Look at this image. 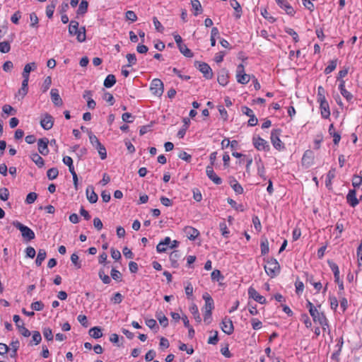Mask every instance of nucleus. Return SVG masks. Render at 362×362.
Returning a JSON list of instances; mask_svg holds the SVG:
<instances>
[{
    "instance_id": "f257e3e1",
    "label": "nucleus",
    "mask_w": 362,
    "mask_h": 362,
    "mask_svg": "<svg viewBox=\"0 0 362 362\" xmlns=\"http://www.w3.org/2000/svg\"><path fill=\"white\" fill-rule=\"evenodd\" d=\"M79 24L76 21H71L69 25V33L71 35H76L79 42L86 40V29L84 27H78Z\"/></svg>"
},
{
    "instance_id": "f03ea898",
    "label": "nucleus",
    "mask_w": 362,
    "mask_h": 362,
    "mask_svg": "<svg viewBox=\"0 0 362 362\" xmlns=\"http://www.w3.org/2000/svg\"><path fill=\"white\" fill-rule=\"evenodd\" d=\"M264 270L271 278L276 276L280 272V265L276 259L267 260L264 265Z\"/></svg>"
},
{
    "instance_id": "7ed1b4c3",
    "label": "nucleus",
    "mask_w": 362,
    "mask_h": 362,
    "mask_svg": "<svg viewBox=\"0 0 362 362\" xmlns=\"http://www.w3.org/2000/svg\"><path fill=\"white\" fill-rule=\"evenodd\" d=\"M89 140L92 146L98 150L102 160L107 157V151L105 146L100 142L97 136L92 133L89 134Z\"/></svg>"
},
{
    "instance_id": "20e7f679",
    "label": "nucleus",
    "mask_w": 362,
    "mask_h": 362,
    "mask_svg": "<svg viewBox=\"0 0 362 362\" xmlns=\"http://www.w3.org/2000/svg\"><path fill=\"white\" fill-rule=\"evenodd\" d=\"M13 225L18 229L22 234V236L28 240H31L35 238L34 232L28 226L23 225L18 221H13Z\"/></svg>"
},
{
    "instance_id": "39448f33",
    "label": "nucleus",
    "mask_w": 362,
    "mask_h": 362,
    "mask_svg": "<svg viewBox=\"0 0 362 362\" xmlns=\"http://www.w3.org/2000/svg\"><path fill=\"white\" fill-rule=\"evenodd\" d=\"M235 77L237 82L240 84H247L251 78L250 75L245 73V66L243 64L237 66Z\"/></svg>"
},
{
    "instance_id": "423d86ee",
    "label": "nucleus",
    "mask_w": 362,
    "mask_h": 362,
    "mask_svg": "<svg viewBox=\"0 0 362 362\" xmlns=\"http://www.w3.org/2000/svg\"><path fill=\"white\" fill-rule=\"evenodd\" d=\"M312 316L313 321L315 322H318L322 328L325 330L326 327H328V321L325 317V315L322 313H320L318 310L316 308L313 313H310Z\"/></svg>"
},
{
    "instance_id": "0eeeda50",
    "label": "nucleus",
    "mask_w": 362,
    "mask_h": 362,
    "mask_svg": "<svg viewBox=\"0 0 362 362\" xmlns=\"http://www.w3.org/2000/svg\"><path fill=\"white\" fill-rule=\"evenodd\" d=\"M150 89L153 95L160 96L163 93V83L161 80L155 78L151 81Z\"/></svg>"
},
{
    "instance_id": "6e6552de",
    "label": "nucleus",
    "mask_w": 362,
    "mask_h": 362,
    "mask_svg": "<svg viewBox=\"0 0 362 362\" xmlns=\"http://www.w3.org/2000/svg\"><path fill=\"white\" fill-rule=\"evenodd\" d=\"M281 134L280 129H274L271 134V141L274 147L278 150L284 148V144L279 139Z\"/></svg>"
},
{
    "instance_id": "1a4fd4ad",
    "label": "nucleus",
    "mask_w": 362,
    "mask_h": 362,
    "mask_svg": "<svg viewBox=\"0 0 362 362\" xmlns=\"http://www.w3.org/2000/svg\"><path fill=\"white\" fill-rule=\"evenodd\" d=\"M252 143L255 147L259 151H268L269 149L267 141L259 136H254Z\"/></svg>"
},
{
    "instance_id": "9d476101",
    "label": "nucleus",
    "mask_w": 362,
    "mask_h": 362,
    "mask_svg": "<svg viewBox=\"0 0 362 362\" xmlns=\"http://www.w3.org/2000/svg\"><path fill=\"white\" fill-rule=\"evenodd\" d=\"M221 329L224 333L228 335L233 332L234 327L230 318L226 317L223 319L221 323Z\"/></svg>"
},
{
    "instance_id": "9b49d317",
    "label": "nucleus",
    "mask_w": 362,
    "mask_h": 362,
    "mask_svg": "<svg viewBox=\"0 0 362 362\" xmlns=\"http://www.w3.org/2000/svg\"><path fill=\"white\" fill-rule=\"evenodd\" d=\"M206 173L208 177L213 181L216 185H221L222 183V180L219 177L214 171L213 167L211 165H208L206 168Z\"/></svg>"
},
{
    "instance_id": "f8f14e48",
    "label": "nucleus",
    "mask_w": 362,
    "mask_h": 362,
    "mask_svg": "<svg viewBox=\"0 0 362 362\" xmlns=\"http://www.w3.org/2000/svg\"><path fill=\"white\" fill-rule=\"evenodd\" d=\"M49 140L47 138H42L38 140L37 146L40 153L46 156L49 153L48 149Z\"/></svg>"
},
{
    "instance_id": "ddd939ff",
    "label": "nucleus",
    "mask_w": 362,
    "mask_h": 362,
    "mask_svg": "<svg viewBox=\"0 0 362 362\" xmlns=\"http://www.w3.org/2000/svg\"><path fill=\"white\" fill-rule=\"evenodd\" d=\"M248 295L250 298H253L255 301L260 304H264L266 299L264 296H261L254 288L250 287L248 289Z\"/></svg>"
},
{
    "instance_id": "4468645a",
    "label": "nucleus",
    "mask_w": 362,
    "mask_h": 362,
    "mask_svg": "<svg viewBox=\"0 0 362 362\" xmlns=\"http://www.w3.org/2000/svg\"><path fill=\"white\" fill-rule=\"evenodd\" d=\"M199 70L204 74L206 78H211L213 73L211 67L205 62H199Z\"/></svg>"
},
{
    "instance_id": "2eb2a0df",
    "label": "nucleus",
    "mask_w": 362,
    "mask_h": 362,
    "mask_svg": "<svg viewBox=\"0 0 362 362\" xmlns=\"http://www.w3.org/2000/svg\"><path fill=\"white\" fill-rule=\"evenodd\" d=\"M313 152L310 150L305 151L302 158L303 165L306 167L310 166L313 163Z\"/></svg>"
},
{
    "instance_id": "dca6fc26",
    "label": "nucleus",
    "mask_w": 362,
    "mask_h": 362,
    "mask_svg": "<svg viewBox=\"0 0 362 362\" xmlns=\"http://www.w3.org/2000/svg\"><path fill=\"white\" fill-rule=\"evenodd\" d=\"M53 117L48 114H46L40 121L42 127L45 130L50 129L53 127Z\"/></svg>"
},
{
    "instance_id": "f3484780",
    "label": "nucleus",
    "mask_w": 362,
    "mask_h": 362,
    "mask_svg": "<svg viewBox=\"0 0 362 362\" xmlns=\"http://www.w3.org/2000/svg\"><path fill=\"white\" fill-rule=\"evenodd\" d=\"M171 243V239L165 237L163 240L160 241L156 246V250L158 253L166 252Z\"/></svg>"
},
{
    "instance_id": "a211bd4d",
    "label": "nucleus",
    "mask_w": 362,
    "mask_h": 362,
    "mask_svg": "<svg viewBox=\"0 0 362 362\" xmlns=\"http://www.w3.org/2000/svg\"><path fill=\"white\" fill-rule=\"evenodd\" d=\"M276 4L284 9L287 14L293 16L295 13L293 8L286 0H275Z\"/></svg>"
},
{
    "instance_id": "6ab92c4d",
    "label": "nucleus",
    "mask_w": 362,
    "mask_h": 362,
    "mask_svg": "<svg viewBox=\"0 0 362 362\" xmlns=\"http://www.w3.org/2000/svg\"><path fill=\"white\" fill-rule=\"evenodd\" d=\"M184 232L187 238L192 240H194L199 235L198 230L191 226H186L184 228Z\"/></svg>"
},
{
    "instance_id": "aec40b11",
    "label": "nucleus",
    "mask_w": 362,
    "mask_h": 362,
    "mask_svg": "<svg viewBox=\"0 0 362 362\" xmlns=\"http://www.w3.org/2000/svg\"><path fill=\"white\" fill-rule=\"evenodd\" d=\"M203 298L205 300L204 311L211 313L214 309V300L209 293H204Z\"/></svg>"
},
{
    "instance_id": "412c9836",
    "label": "nucleus",
    "mask_w": 362,
    "mask_h": 362,
    "mask_svg": "<svg viewBox=\"0 0 362 362\" xmlns=\"http://www.w3.org/2000/svg\"><path fill=\"white\" fill-rule=\"evenodd\" d=\"M51 99L53 103L57 106H61L63 104L62 100L59 94L58 90L52 88L50 91Z\"/></svg>"
},
{
    "instance_id": "4be33fe9",
    "label": "nucleus",
    "mask_w": 362,
    "mask_h": 362,
    "mask_svg": "<svg viewBox=\"0 0 362 362\" xmlns=\"http://www.w3.org/2000/svg\"><path fill=\"white\" fill-rule=\"evenodd\" d=\"M86 197L89 202L94 204L98 201V194L94 192V189L92 186H89L86 189Z\"/></svg>"
},
{
    "instance_id": "5701e85b",
    "label": "nucleus",
    "mask_w": 362,
    "mask_h": 362,
    "mask_svg": "<svg viewBox=\"0 0 362 362\" xmlns=\"http://www.w3.org/2000/svg\"><path fill=\"white\" fill-rule=\"evenodd\" d=\"M346 200L348 203L353 207L356 206L358 204V201L356 198V193L354 189L349 190L346 196Z\"/></svg>"
},
{
    "instance_id": "b1692460",
    "label": "nucleus",
    "mask_w": 362,
    "mask_h": 362,
    "mask_svg": "<svg viewBox=\"0 0 362 362\" xmlns=\"http://www.w3.org/2000/svg\"><path fill=\"white\" fill-rule=\"evenodd\" d=\"M230 6L235 10V16L240 18L242 14V8L236 0H230Z\"/></svg>"
},
{
    "instance_id": "393cba45",
    "label": "nucleus",
    "mask_w": 362,
    "mask_h": 362,
    "mask_svg": "<svg viewBox=\"0 0 362 362\" xmlns=\"http://www.w3.org/2000/svg\"><path fill=\"white\" fill-rule=\"evenodd\" d=\"M321 115L323 118L327 119L330 116V110L329 103H323L320 105Z\"/></svg>"
},
{
    "instance_id": "a878e982",
    "label": "nucleus",
    "mask_w": 362,
    "mask_h": 362,
    "mask_svg": "<svg viewBox=\"0 0 362 362\" xmlns=\"http://www.w3.org/2000/svg\"><path fill=\"white\" fill-rule=\"evenodd\" d=\"M156 317L161 326H163V327H166L168 326V320L165 316L162 311H157L156 313Z\"/></svg>"
},
{
    "instance_id": "bb28decb",
    "label": "nucleus",
    "mask_w": 362,
    "mask_h": 362,
    "mask_svg": "<svg viewBox=\"0 0 362 362\" xmlns=\"http://www.w3.org/2000/svg\"><path fill=\"white\" fill-rule=\"evenodd\" d=\"M228 77L227 71L226 70H223L218 76V82L223 86H226L228 83Z\"/></svg>"
},
{
    "instance_id": "cd10ccee",
    "label": "nucleus",
    "mask_w": 362,
    "mask_h": 362,
    "mask_svg": "<svg viewBox=\"0 0 362 362\" xmlns=\"http://www.w3.org/2000/svg\"><path fill=\"white\" fill-rule=\"evenodd\" d=\"M47 256L46 251L44 249H40L35 259V264L37 266H40L42 262L45 259Z\"/></svg>"
},
{
    "instance_id": "c85d7f7f",
    "label": "nucleus",
    "mask_w": 362,
    "mask_h": 362,
    "mask_svg": "<svg viewBox=\"0 0 362 362\" xmlns=\"http://www.w3.org/2000/svg\"><path fill=\"white\" fill-rule=\"evenodd\" d=\"M30 158L40 168L42 167L45 164L43 158L37 153H32Z\"/></svg>"
},
{
    "instance_id": "c756f323",
    "label": "nucleus",
    "mask_w": 362,
    "mask_h": 362,
    "mask_svg": "<svg viewBox=\"0 0 362 362\" xmlns=\"http://www.w3.org/2000/svg\"><path fill=\"white\" fill-rule=\"evenodd\" d=\"M116 83V78L113 74H109L104 81V86L106 88L112 87Z\"/></svg>"
},
{
    "instance_id": "7c9ffc66",
    "label": "nucleus",
    "mask_w": 362,
    "mask_h": 362,
    "mask_svg": "<svg viewBox=\"0 0 362 362\" xmlns=\"http://www.w3.org/2000/svg\"><path fill=\"white\" fill-rule=\"evenodd\" d=\"M89 334L94 339L100 338L103 336L102 330L98 327H94L89 330Z\"/></svg>"
},
{
    "instance_id": "2f4dec72",
    "label": "nucleus",
    "mask_w": 362,
    "mask_h": 362,
    "mask_svg": "<svg viewBox=\"0 0 362 362\" xmlns=\"http://www.w3.org/2000/svg\"><path fill=\"white\" fill-rule=\"evenodd\" d=\"M191 4L193 9L195 11V16L202 12V7L199 0H191Z\"/></svg>"
},
{
    "instance_id": "473e14b6",
    "label": "nucleus",
    "mask_w": 362,
    "mask_h": 362,
    "mask_svg": "<svg viewBox=\"0 0 362 362\" xmlns=\"http://www.w3.org/2000/svg\"><path fill=\"white\" fill-rule=\"evenodd\" d=\"M260 248H261V254L264 255L267 254L269 251V241L267 238L262 239L261 244H260Z\"/></svg>"
},
{
    "instance_id": "72a5a7b5",
    "label": "nucleus",
    "mask_w": 362,
    "mask_h": 362,
    "mask_svg": "<svg viewBox=\"0 0 362 362\" xmlns=\"http://www.w3.org/2000/svg\"><path fill=\"white\" fill-rule=\"evenodd\" d=\"M180 52L185 57H192L193 56V54L192 51L187 48V45L185 44H182L178 47Z\"/></svg>"
},
{
    "instance_id": "f704fd0d",
    "label": "nucleus",
    "mask_w": 362,
    "mask_h": 362,
    "mask_svg": "<svg viewBox=\"0 0 362 362\" xmlns=\"http://www.w3.org/2000/svg\"><path fill=\"white\" fill-rule=\"evenodd\" d=\"M337 66V59H333L329 62L328 66L325 69V74H329L332 72Z\"/></svg>"
},
{
    "instance_id": "c9c22d12",
    "label": "nucleus",
    "mask_w": 362,
    "mask_h": 362,
    "mask_svg": "<svg viewBox=\"0 0 362 362\" xmlns=\"http://www.w3.org/2000/svg\"><path fill=\"white\" fill-rule=\"evenodd\" d=\"M59 171L58 169L56 168H52L49 169L47 172V176L49 180H52L57 178L58 176Z\"/></svg>"
},
{
    "instance_id": "e433bc0d",
    "label": "nucleus",
    "mask_w": 362,
    "mask_h": 362,
    "mask_svg": "<svg viewBox=\"0 0 362 362\" xmlns=\"http://www.w3.org/2000/svg\"><path fill=\"white\" fill-rule=\"evenodd\" d=\"M190 312L193 315L194 318L198 322H201V317L199 313L198 308L196 305H193L190 307Z\"/></svg>"
},
{
    "instance_id": "4c0bfd02",
    "label": "nucleus",
    "mask_w": 362,
    "mask_h": 362,
    "mask_svg": "<svg viewBox=\"0 0 362 362\" xmlns=\"http://www.w3.org/2000/svg\"><path fill=\"white\" fill-rule=\"evenodd\" d=\"M230 186L237 194H241L243 192V188L236 180L230 182Z\"/></svg>"
},
{
    "instance_id": "58836bf2",
    "label": "nucleus",
    "mask_w": 362,
    "mask_h": 362,
    "mask_svg": "<svg viewBox=\"0 0 362 362\" xmlns=\"http://www.w3.org/2000/svg\"><path fill=\"white\" fill-rule=\"evenodd\" d=\"M219 229L221 232V234L223 237L228 238L230 233L227 225L225 221H222L219 223Z\"/></svg>"
},
{
    "instance_id": "ea45409f",
    "label": "nucleus",
    "mask_w": 362,
    "mask_h": 362,
    "mask_svg": "<svg viewBox=\"0 0 362 362\" xmlns=\"http://www.w3.org/2000/svg\"><path fill=\"white\" fill-rule=\"evenodd\" d=\"M52 84V78L50 76H47L45 78V79L43 81V83L41 87V90L43 93H45L47 91V90L49 88L50 86Z\"/></svg>"
},
{
    "instance_id": "a19ab883",
    "label": "nucleus",
    "mask_w": 362,
    "mask_h": 362,
    "mask_svg": "<svg viewBox=\"0 0 362 362\" xmlns=\"http://www.w3.org/2000/svg\"><path fill=\"white\" fill-rule=\"evenodd\" d=\"M88 4L86 1H82L78 8V14H84L88 10Z\"/></svg>"
},
{
    "instance_id": "79ce46f5",
    "label": "nucleus",
    "mask_w": 362,
    "mask_h": 362,
    "mask_svg": "<svg viewBox=\"0 0 362 362\" xmlns=\"http://www.w3.org/2000/svg\"><path fill=\"white\" fill-rule=\"evenodd\" d=\"M285 32L287 34H288L291 36H292L293 40H294L295 42H298L299 41L298 35L297 34V33L293 29L290 28H285Z\"/></svg>"
},
{
    "instance_id": "37998d69",
    "label": "nucleus",
    "mask_w": 362,
    "mask_h": 362,
    "mask_svg": "<svg viewBox=\"0 0 362 362\" xmlns=\"http://www.w3.org/2000/svg\"><path fill=\"white\" fill-rule=\"evenodd\" d=\"M335 173L334 170H329L326 177L325 185L327 187H329L332 185V180L334 177Z\"/></svg>"
},
{
    "instance_id": "c03bdc74",
    "label": "nucleus",
    "mask_w": 362,
    "mask_h": 362,
    "mask_svg": "<svg viewBox=\"0 0 362 362\" xmlns=\"http://www.w3.org/2000/svg\"><path fill=\"white\" fill-rule=\"evenodd\" d=\"M43 335L46 339L48 341H52L53 339V334L52 331L49 327H45L42 330Z\"/></svg>"
},
{
    "instance_id": "a18cd8bd",
    "label": "nucleus",
    "mask_w": 362,
    "mask_h": 362,
    "mask_svg": "<svg viewBox=\"0 0 362 362\" xmlns=\"http://www.w3.org/2000/svg\"><path fill=\"white\" fill-rule=\"evenodd\" d=\"M10 44L7 41L0 42V52L8 53L10 51Z\"/></svg>"
},
{
    "instance_id": "49530a36",
    "label": "nucleus",
    "mask_w": 362,
    "mask_h": 362,
    "mask_svg": "<svg viewBox=\"0 0 362 362\" xmlns=\"http://www.w3.org/2000/svg\"><path fill=\"white\" fill-rule=\"evenodd\" d=\"M28 92V88L21 87L16 94V98L21 100L27 95Z\"/></svg>"
},
{
    "instance_id": "de8ad7c7",
    "label": "nucleus",
    "mask_w": 362,
    "mask_h": 362,
    "mask_svg": "<svg viewBox=\"0 0 362 362\" xmlns=\"http://www.w3.org/2000/svg\"><path fill=\"white\" fill-rule=\"evenodd\" d=\"M71 261L77 269H80L81 267V263L79 261V257L76 254L74 253L71 255Z\"/></svg>"
},
{
    "instance_id": "09e8293b",
    "label": "nucleus",
    "mask_w": 362,
    "mask_h": 362,
    "mask_svg": "<svg viewBox=\"0 0 362 362\" xmlns=\"http://www.w3.org/2000/svg\"><path fill=\"white\" fill-rule=\"evenodd\" d=\"M100 279L103 281V282L105 284L110 283V278L108 275L105 274L103 270H100L98 273Z\"/></svg>"
},
{
    "instance_id": "8fccbe9b",
    "label": "nucleus",
    "mask_w": 362,
    "mask_h": 362,
    "mask_svg": "<svg viewBox=\"0 0 362 362\" xmlns=\"http://www.w3.org/2000/svg\"><path fill=\"white\" fill-rule=\"evenodd\" d=\"M45 305L42 301H35L31 304V308L36 311H41L43 310Z\"/></svg>"
},
{
    "instance_id": "3c124183",
    "label": "nucleus",
    "mask_w": 362,
    "mask_h": 362,
    "mask_svg": "<svg viewBox=\"0 0 362 362\" xmlns=\"http://www.w3.org/2000/svg\"><path fill=\"white\" fill-rule=\"evenodd\" d=\"M251 325H252V328L255 330L260 329L262 327V322L257 318L251 319Z\"/></svg>"
},
{
    "instance_id": "603ef678",
    "label": "nucleus",
    "mask_w": 362,
    "mask_h": 362,
    "mask_svg": "<svg viewBox=\"0 0 362 362\" xmlns=\"http://www.w3.org/2000/svg\"><path fill=\"white\" fill-rule=\"evenodd\" d=\"M9 192L6 187L0 188V199L2 201H6L8 199Z\"/></svg>"
},
{
    "instance_id": "864d4df0",
    "label": "nucleus",
    "mask_w": 362,
    "mask_h": 362,
    "mask_svg": "<svg viewBox=\"0 0 362 362\" xmlns=\"http://www.w3.org/2000/svg\"><path fill=\"white\" fill-rule=\"evenodd\" d=\"M123 300V296L120 293H116L111 298V301L114 304H119Z\"/></svg>"
},
{
    "instance_id": "5fc2aeb1",
    "label": "nucleus",
    "mask_w": 362,
    "mask_h": 362,
    "mask_svg": "<svg viewBox=\"0 0 362 362\" xmlns=\"http://www.w3.org/2000/svg\"><path fill=\"white\" fill-rule=\"evenodd\" d=\"M126 57L128 61L127 66H132L136 64V58L135 54H127Z\"/></svg>"
},
{
    "instance_id": "6e6d98bb",
    "label": "nucleus",
    "mask_w": 362,
    "mask_h": 362,
    "mask_svg": "<svg viewBox=\"0 0 362 362\" xmlns=\"http://www.w3.org/2000/svg\"><path fill=\"white\" fill-rule=\"evenodd\" d=\"M261 14L264 18L267 19L270 23H274L275 21V18L269 14V13L267 11L266 8H263L261 10Z\"/></svg>"
},
{
    "instance_id": "4d7b16f0",
    "label": "nucleus",
    "mask_w": 362,
    "mask_h": 362,
    "mask_svg": "<svg viewBox=\"0 0 362 362\" xmlns=\"http://www.w3.org/2000/svg\"><path fill=\"white\" fill-rule=\"evenodd\" d=\"M37 69V65L35 62L28 63L25 65L23 71L30 74V71H34Z\"/></svg>"
},
{
    "instance_id": "13d9d810",
    "label": "nucleus",
    "mask_w": 362,
    "mask_h": 362,
    "mask_svg": "<svg viewBox=\"0 0 362 362\" xmlns=\"http://www.w3.org/2000/svg\"><path fill=\"white\" fill-rule=\"evenodd\" d=\"M153 23L155 28L157 31H158L160 33L163 32L164 28L156 17L153 18Z\"/></svg>"
},
{
    "instance_id": "bf43d9fd",
    "label": "nucleus",
    "mask_w": 362,
    "mask_h": 362,
    "mask_svg": "<svg viewBox=\"0 0 362 362\" xmlns=\"http://www.w3.org/2000/svg\"><path fill=\"white\" fill-rule=\"evenodd\" d=\"M362 183V177L359 175H354L352 178V185L354 187H359Z\"/></svg>"
},
{
    "instance_id": "052dcab7",
    "label": "nucleus",
    "mask_w": 362,
    "mask_h": 362,
    "mask_svg": "<svg viewBox=\"0 0 362 362\" xmlns=\"http://www.w3.org/2000/svg\"><path fill=\"white\" fill-rule=\"evenodd\" d=\"M328 264H329V266L331 270L334 273V276H338L339 274V267L337 266V264L336 263H334L333 262H330V261L328 262Z\"/></svg>"
},
{
    "instance_id": "680f3d73",
    "label": "nucleus",
    "mask_w": 362,
    "mask_h": 362,
    "mask_svg": "<svg viewBox=\"0 0 362 362\" xmlns=\"http://www.w3.org/2000/svg\"><path fill=\"white\" fill-rule=\"evenodd\" d=\"M37 197V195L35 192H30L27 197L25 202L27 204H32L33 203Z\"/></svg>"
},
{
    "instance_id": "e2e57ef3",
    "label": "nucleus",
    "mask_w": 362,
    "mask_h": 362,
    "mask_svg": "<svg viewBox=\"0 0 362 362\" xmlns=\"http://www.w3.org/2000/svg\"><path fill=\"white\" fill-rule=\"evenodd\" d=\"M211 276L213 281H219L221 279H223L221 272L218 269L214 270L211 274Z\"/></svg>"
},
{
    "instance_id": "0e129e2a",
    "label": "nucleus",
    "mask_w": 362,
    "mask_h": 362,
    "mask_svg": "<svg viewBox=\"0 0 362 362\" xmlns=\"http://www.w3.org/2000/svg\"><path fill=\"white\" fill-rule=\"evenodd\" d=\"M77 320L81 323V325L82 326H83L84 327H88V320H87V317H86V315H79L77 317Z\"/></svg>"
},
{
    "instance_id": "69168bd1",
    "label": "nucleus",
    "mask_w": 362,
    "mask_h": 362,
    "mask_svg": "<svg viewBox=\"0 0 362 362\" xmlns=\"http://www.w3.org/2000/svg\"><path fill=\"white\" fill-rule=\"evenodd\" d=\"M30 26L36 27L38 24V18L35 13L30 14Z\"/></svg>"
},
{
    "instance_id": "338daca9",
    "label": "nucleus",
    "mask_w": 362,
    "mask_h": 362,
    "mask_svg": "<svg viewBox=\"0 0 362 362\" xmlns=\"http://www.w3.org/2000/svg\"><path fill=\"white\" fill-rule=\"evenodd\" d=\"M357 257H358V267H362V241L361 243L357 248Z\"/></svg>"
},
{
    "instance_id": "774afa93",
    "label": "nucleus",
    "mask_w": 362,
    "mask_h": 362,
    "mask_svg": "<svg viewBox=\"0 0 362 362\" xmlns=\"http://www.w3.org/2000/svg\"><path fill=\"white\" fill-rule=\"evenodd\" d=\"M3 112L6 115H14L16 111L9 105H4L2 107Z\"/></svg>"
}]
</instances>
